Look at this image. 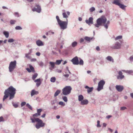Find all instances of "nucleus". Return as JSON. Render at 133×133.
<instances>
[{
  "label": "nucleus",
  "instance_id": "12",
  "mask_svg": "<svg viewBox=\"0 0 133 133\" xmlns=\"http://www.w3.org/2000/svg\"><path fill=\"white\" fill-rule=\"evenodd\" d=\"M93 18L92 17H90L89 18L88 20L87 19L85 20V21L87 24L90 25V24H93Z\"/></svg>",
  "mask_w": 133,
  "mask_h": 133
},
{
  "label": "nucleus",
  "instance_id": "36",
  "mask_svg": "<svg viewBox=\"0 0 133 133\" xmlns=\"http://www.w3.org/2000/svg\"><path fill=\"white\" fill-rule=\"evenodd\" d=\"M37 113L38 114V115H41V112L42 111V109H37Z\"/></svg>",
  "mask_w": 133,
  "mask_h": 133
},
{
  "label": "nucleus",
  "instance_id": "29",
  "mask_svg": "<svg viewBox=\"0 0 133 133\" xmlns=\"http://www.w3.org/2000/svg\"><path fill=\"white\" fill-rule=\"evenodd\" d=\"M79 64L81 65H83L84 64V62L83 60L81 58L79 59Z\"/></svg>",
  "mask_w": 133,
  "mask_h": 133
},
{
  "label": "nucleus",
  "instance_id": "4",
  "mask_svg": "<svg viewBox=\"0 0 133 133\" xmlns=\"http://www.w3.org/2000/svg\"><path fill=\"white\" fill-rule=\"evenodd\" d=\"M123 43V40H120L119 42H116L114 45L111 47V48L113 49H119L121 48Z\"/></svg>",
  "mask_w": 133,
  "mask_h": 133
},
{
  "label": "nucleus",
  "instance_id": "26",
  "mask_svg": "<svg viewBox=\"0 0 133 133\" xmlns=\"http://www.w3.org/2000/svg\"><path fill=\"white\" fill-rule=\"evenodd\" d=\"M62 61V59L61 60H57L56 61V62L55 63V64L57 65H59L61 63V62Z\"/></svg>",
  "mask_w": 133,
  "mask_h": 133
},
{
  "label": "nucleus",
  "instance_id": "35",
  "mask_svg": "<svg viewBox=\"0 0 133 133\" xmlns=\"http://www.w3.org/2000/svg\"><path fill=\"white\" fill-rule=\"evenodd\" d=\"M30 69L32 72H35V70L34 68L31 65H29Z\"/></svg>",
  "mask_w": 133,
  "mask_h": 133
},
{
  "label": "nucleus",
  "instance_id": "57",
  "mask_svg": "<svg viewBox=\"0 0 133 133\" xmlns=\"http://www.w3.org/2000/svg\"><path fill=\"white\" fill-rule=\"evenodd\" d=\"M26 70L28 71L29 72H32L31 70H30V69L29 68H26Z\"/></svg>",
  "mask_w": 133,
  "mask_h": 133
},
{
  "label": "nucleus",
  "instance_id": "59",
  "mask_svg": "<svg viewBox=\"0 0 133 133\" xmlns=\"http://www.w3.org/2000/svg\"><path fill=\"white\" fill-rule=\"evenodd\" d=\"M96 49L98 51H99L100 49L99 47V46H97L96 48Z\"/></svg>",
  "mask_w": 133,
  "mask_h": 133
},
{
  "label": "nucleus",
  "instance_id": "43",
  "mask_svg": "<svg viewBox=\"0 0 133 133\" xmlns=\"http://www.w3.org/2000/svg\"><path fill=\"white\" fill-rule=\"evenodd\" d=\"M26 106L27 107L30 109L32 110V108L31 106L29 104L27 103L26 104Z\"/></svg>",
  "mask_w": 133,
  "mask_h": 133
},
{
  "label": "nucleus",
  "instance_id": "60",
  "mask_svg": "<svg viewBox=\"0 0 133 133\" xmlns=\"http://www.w3.org/2000/svg\"><path fill=\"white\" fill-rule=\"evenodd\" d=\"M56 71L58 73H60L62 72V70H60L59 69H57L56 70Z\"/></svg>",
  "mask_w": 133,
  "mask_h": 133
},
{
  "label": "nucleus",
  "instance_id": "34",
  "mask_svg": "<svg viewBox=\"0 0 133 133\" xmlns=\"http://www.w3.org/2000/svg\"><path fill=\"white\" fill-rule=\"evenodd\" d=\"M12 104L13 106L15 108H17L18 107V105L17 103H14V102H12Z\"/></svg>",
  "mask_w": 133,
  "mask_h": 133
},
{
  "label": "nucleus",
  "instance_id": "49",
  "mask_svg": "<svg viewBox=\"0 0 133 133\" xmlns=\"http://www.w3.org/2000/svg\"><path fill=\"white\" fill-rule=\"evenodd\" d=\"M97 127H101V125H100V121H97Z\"/></svg>",
  "mask_w": 133,
  "mask_h": 133
},
{
  "label": "nucleus",
  "instance_id": "13",
  "mask_svg": "<svg viewBox=\"0 0 133 133\" xmlns=\"http://www.w3.org/2000/svg\"><path fill=\"white\" fill-rule=\"evenodd\" d=\"M85 88L87 89V92L88 93H89L92 92L94 89V88L93 87H89L87 85L85 86Z\"/></svg>",
  "mask_w": 133,
  "mask_h": 133
},
{
  "label": "nucleus",
  "instance_id": "8",
  "mask_svg": "<svg viewBox=\"0 0 133 133\" xmlns=\"http://www.w3.org/2000/svg\"><path fill=\"white\" fill-rule=\"evenodd\" d=\"M105 84V82L103 80H101L99 82L97 90L98 91L103 89V86Z\"/></svg>",
  "mask_w": 133,
  "mask_h": 133
},
{
  "label": "nucleus",
  "instance_id": "51",
  "mask_svg": "<svg viewBox=\"0 0 133 133\" xmlns=\"http://www.w3.org/2000/svg\"><path fill=\"white\" fill-rule=\"evenodd\" d=\"M34 82H40V79L38 78L36 80H35L34 81Z\"/></svg>",
  "mask_w": 133,
  "mask_h": 133
},
{
  "label": "nucleus",
  "instance_id": "50",
  "mask_svg": "<svg viewBox=\"0 0 133 133\" xmlns=\"http://www.w3.org/2000/svg\"><path fill=\"white\" fill-rule=\"evenodd\" d=\"M26 103L25 102H23L21 103V107H23L25 105Z\"/></svg>",
  "mask_w": 133,
  "mask_h": 133
},
{
  "label": "nucleus",
  "instance_id": "10",
  "mask_svg": "<svg viewBox=\"0 0 133 133\" xmlns=\"http://www.w3.org/2000/svg\"><path fill=\"white\" fill-rule=\"evenodd\" d=\"M34 11H36L38 13H40L41 11V8L40 6L39 5H36L35 7L32 9Z\"/></svg>",
  "mask_w": 133,
  "mask_h": 133
},
{
  "label": "nucleus",
  "instance_id": "55",
  "mask_svg": "<svg viewBox=\"0 0 133 133\" xmlns=\"http://www.w3.org/2000/svg\"><path fill=\"white\" fill-rule=\"evenodd\" d=\"M56 101L55 100H53L51 102V103L52 105H53L56 102Z\"/></svg>",
  "mask_w": 133,
  "mask_h": 133
},
{
  "label": "nucleus",
  "instance_id": "16",
  "mask_svg": "<svg viewBox=\"0 0 133 133\" xmlns=\"http://www.w3.org/2000/svg\"><path fill=\"white\" fill-rule=\"evenodd\" d=\"M93 39H94L93 37H89L88 36H85L84 37V39L88 42H90L91 40Z\"/></svg>",
  "mask_w": 133,
  "mask_h": 133
},
{
  "label": "nucleus",
  "instance_id": "1",
  "mask_svg": "<svg viewBox=\"0 0 133 133\" xmlns=\"http://www.w3.org/2000/svg\"><path fill=\"white\" fill-rule=\"evenodd\" d=\"M16 91V89L12 86H10L6 90L4 93V95L3 99V101H4L9 97L10 100L13 99L15 97Z\"/></svg>",
  "mask_w": 133,
  "mask_h": 133
},
{
  "label": "nucleus",
  "instance_id": "15",
  "mask_svg": "<svg viewBox=\"0 0 133 133\" xmlns=\"http://www.w3.org/2000/svg\"><path fill=\"white\" fill-rule=\"evenodd\" d=\"M36 43L37 45L38 46H41L44 45L42 42L40 40H38L36 41Z\"/></svg>",
  "mask_w": 133,
  "mask_h": 133
},
{
  "label": "nucleus",
  "instance_id": "3",
  "mask_svg": "<svg viewBox=\"0 0 133 133\" xmlns=\"http://www.w3.org/2000/svg\"><path fill=\"white\" fill-rule=\"evenodd\" d=\"M31 120L32 123H35V122H37L35 125V127L37 129H39L41 127H43L45 126V124L43 122L42 120L38 118H31Z\"/></svg>",
  "mask_w": 133,
  "mask_h": 133
},
{
  "label": "nucleus",
  "instance_id": "33",
  "mask_svg": "<svg viewBox=\"0 0 133 133\" xmlns=\"http://www.w3.org/2000/svg\"><path fill=\"white\" fill-rule=\"evenodd\" d=\"M56 78L55 77H52L51 78L50 81L52 82H54L56 81Z\"/></svg>",
  "mask_w": 133,
  "mask_h": 133
},
{
  "label": "nucleus",
  "instance_id": "54",
  "mask_svg": "<svg viewBox=\"0 0 133 133\" xmlns=\"http://www.w3.org/2000/svg\"><path fill=\"white\" fill-rule=\"evenodd\" d=\"M41 84V82H37L36 85L37 87H38Z\"/></svg>",
  "mask_w": 133,
  "mask_h": 133
},
{
  "label": "nucleus",
  "instance_id": "30",
  "mask_svg": "<svg viewBox=\"0 0 133 133\" xmlns=\"http://www.w3.org/2000/svg\"><path fill=\"white\" fill-rule=\"evenodd\" d=\"M38 76L37 74L36 73L35 74L32 76V78L33 80H34Z\"/></svg>",
  "mask_w": 133,
  "mask_h": 133
},
{
  "label": "nucleus",
  "instance_id": "52",
  "mask_svg": "<svg viewBox=\"0 0 133 133\" xmlns=\"http://www.w3.org/2000/svg\"><path fill=\"white\" fill-rule=\"evenodd\" d=\"M126 109H127V108L125 107H121L120 110H123Z\"/></svg>",
  "mask_w": 133,
  "mask_h": 133
},
{
  "label": "nucleus",
  "instance_id": "25",
  "mask_svg": "<svg viewBox=\"0 0 133 133\" xmlns=\"http://www.w3.org/2000/svg\"><path fill=\"white\" fill-rule=\"evenodd\" d=\"M49 63L50 65L51 68H54L55 66V63L53 62H50Z\"/></svg>",
  "mask_w": 133,
  "mask_h": 133
},
{
  "label": "nucleus",
  "instance_id": "32",
  "mask_svg": "<svg viewBox=\"0 0 133 133\" xmlns=\"http://www.w3.org/2000/svg\"><path fill=\"white\" fill-rule=\"evenodd\" d=\"M122 71H123L129 74H130L133 72V71L132 70L127 71H125V70H122Z\"/></svg>",
  "mask_w": 133,
  "mask_h": 133
},
{
  "label": "nucleus",
  "instance_id": "42",
  "mask_svg": "<svg viewBox=\"0 0 133 133\" xmlns=\"http://www.w3.org/2000/svg\"><path fill=\"white\" fill-rule=\"evenodd\" d=\"M5 120L4 118L2 116H1L0 117V122H4L5 121Z\"/></svg>",
  "mask_w": 133,
  "mask_h": 133
},
{
  "label": "nucleus",
  "instance_id": "53",
  "mask_svg": "<svg viewBox=\"0 0 133 133\" xmlns=\"http://www.w3.org/2000/svg\"><path fill=\"white\" fill-rule=\"evenodd\" d=\"M38 113H36L33 115V116L34 117V118H35V117H37L38 116H39V115H38Z\"/></svg>",
  "mask_w": 133,
  "mask_h": 133
},
{
  "label": "nucleus",
  "instance_id": "5",
  "mask_svg": "<svg viewBox=\"0 0 133 133\" xmlns=\"http://www.w3.org/2000/svg\"><path fill=\"white\" fill-rule=\"evenodd\" d=\"M71 90L72 88L70 86H66L62 90V94L64 95H68L70 93Z\"/></svg>",
  "mask_w": 133,
  "mask_h": 133
},
{
  "label": "nucleus",
  "instance_id": "9",
  "mask_svg": "<svg viewBox=\"0 0 133 133\" xmlns=\"http://www.w3.org/2000/svg\"><path fill=\"white\" fill-rule=\"evenodd\" d=\"M71 61L74 65H77L79 64V60L77 56H76L72 59Z\"/></svg>",
  "mask_w": 133,
  "mask_h": 133
},
{
  "label": "nucleus",
  "instance_id": "61",
  "mask_svg": "<svg viewBox=\"0 0 133 133\" xmlns=\"http://www.w3.org/2000/svg\"><path fill=\"white\" fill-rule=\"evenodd\" d=\"M40 53L39 52H37L36 53V55L38 56H39L40 55Z\"/></svg>",
  "mask_w": 133,
  "mask_h": 133
},
{
  "label": "nucleus",
  "instance_id": "6",
  "mask_svg": "<svg viewBox=\"0 0 133 133\" xmlns=\"http://www.w3.org/2000/svg\"><path fill=\"white\" fill-rule=\"evenodd\" d=\"M60 27L61 29L64 30L67 28L68 24V19H66V21H62L58 24Z\"/></svg>",
  "mask_w": 133,
  "mask_h": 133
},
{
  "label": "nucleus",
  "instance_id": "23",
  "mask_svg": "<svg viewBox=\"0 0 133 133\" xmlns=\"http://www.w3.org/2000/svg\"><path fill=\"white\" fill-rule=\"evenodd\" d=\"M3 34L5 35V37L8 38L9 36V33L8 32L4 31L3 32Z\"/></svg>",
  "mask_w": 133,
  "mask_h": 133
},
{
  "label": "nucleus",
  "instance_id": "31",
  "mask_svg": "<svg viewBox=\"0 0 133 133\" xmlns=\"http://www.w3.org/2000/svg\"><path fill=\"white\" fill-rule=\"evenodd\" d=\"M62 98L63 100L65 102H66L68 101V99L65 96H62Z\"/></svg>",
  "mask_w": 133,
  "mask_h": 133
},
{
  "label": "nucleus",
  "instance_id": "14",
  "mask_svg": "<svg viewBox=\"0 0 133 133\" xmlns=\"http://www.w3.org/2000/svg\"><path fill=\"white\" fill-rule=\"evenodd\" d=\"M119 75L117 76V79H122L124 78V75H122V72L120 71L118 72Z\"/></svg>",
  "mask_w": 133,
  "mask_h": 133
},
{
  "label": "nucleus",
  "instance_id": "64",
  "mask_svg": "<svg viewBox=\"0 0 133 133\" xmlns=\"http://www.w3.org/2000/svg\"><path fill=\"white\" fill-rule=\"evenodd\" d=\"M84 39L83 38H81L80 40V42L81 43L84 42Z\"/></svg>",
  "mask_w": 133,
  "mask_h": 133
},
{
  "label": "nucleus",
  "instance_id": "37",
  "mask_svg": "<svg viewBox=\"0 0 133 133\" xmlns=\"http://www.w3.org/2000/svg\"><path fill=\"white\" fill-rule=\"evenodd\" d=\"M62 15L63 16V17L64 18H67L68 17V16H67L66 13L65 12L63 13H62Z\"/></svg>",
  "mask_w": 133,
  "mask_h": 133
},
{
  "label": "nucleus",
  "instance_id": "46",
  "mask_svg": "<svg viewBox=\"0 0 133 133\" xmlns=\"http://www.w3.org/2000/svg\"><path fill=\"white\" fill-rule=\"evenodd\" d=\"M65 41V39L63 37H61L60 38V41L62 43H63Z\"/></svg>",
  "mask_w": 133,
  "mask_h": 133
},
{
  "label": "nucleus",
  "instance_id": "41",
  "mask_svg": "<svg viewBox=\"0 0 133 133\" xmlns=\"http://www.w3.org/2000/svg\"><path fill=\"white\" fill-rule=\"evenodd\" d=\"M59 104L63 106H64L65 105V103L62 101H61L59 102Z\"/></svg>",
  "mask_w": 133,
  "mask_h": 133
},
{
  "label": "nucleus",
  "instance_id": "44",
  "mask_svg": "<svg viewBox=\"0 0 133 133\" xmlns=\"http://www.w3.org/2000/svg\"><path fill=\"white\" fill-rule=\"evenodd\" d=\"M15 40L12 38H11L9 39L8 41V42L9 43H12Z\"/></svg>",
  "mask_w": 133,
  "mask_h": 133
},
{
  "label": "nucleus",
  "instance_id": "27",
  "mask_svg": "<svg viewBox=\"0 0 133 133\" xmlns=\"http://www.w3.org/2000/svg\"><path fill=\"white\" fill-rule=\"evenodd\" d=\"M60 91L59 90H57L55 93L54 95V96L56 97L58 96V94L60 93Z\"/></svg>",
  "mask_w": 133,
  "mask_h": 133
},
{
  "label": "nucleus",
  "instance_id": "22",
  "mask_svg": "<svg viewBox=\"0 0 133 133\" xmlns=\"http://www.w3.org/2000/svg\"><path fill=\"white\" fill-rule=\"evenodd\" d=\"M83 98L84 97L83 96L81 95H80L78 96V100L79 101L81 102L83 100Z\"/></svg>",
  "mask_w": 133,
  "mask_h": 133
},
{
  "label": "nucleus",
  "instance_id": "38",
  "mask_svg": "<svg viewBox=\"0 0 133 133\" xmlns=\"http://www.w3.org/2000/svg\"><path fill=\"white\" fill-rule=\"evenodd\" d=\"M16 22L15 20H11L10 21V23L11 25H13L15 24Z\"/></svg>",
  "mask_w": 133,
  "mask_h": 133
},
{
  "label": "nucleus",
  "instance_id": "56",
  "mask_svg": "<svg viewBox=\"0 0 133 133\" xmlns=\"http://www.w3.org/2000/svg\"><path fill=\"white\" fill-rule=\"evenodd\" d=\"M36 59L35 58H32L31 60V62H35L36 61Z\"/></svg>",
  "mask_w": 133,
  "mask_h": 133
},
{
  "label": "nucleus",
  "instance_id": "47",
  "mask_svg": "<svg viewBox=\"0 0 133 133\" xmlns=\"http://www.w3.org/2000/svg\"><path fill=\"white\" fill-rule=\"evenodd\" d=\"M30 54H29L28 53L26 54L25 55V57L28 59L30 58V56L29 55Z\"/></svg>",
  "mask_w": 133,
  "mask_h": 133
},
{
  "label": "nucleus",
  "instance_id": "45",
  "mask_svg": "<svg viewBox=\"0 0 133 133\" xmlns=\"http://www.w3.org/2000/svg\"><path fill=\"white\" fill-rule=\"evenodd\" d=\"M95 10V8L94 7H92L90 9V12H92Z\"/></svg>",
  "mask_w": 133,
  "mask_h": 133
},
{
  "label": "nucleus",
  "instance_id": "58",
  "mask_svg": "<svg viewBox=\"0 0 133 133\" xmlns=\"http://www.w3.org/2000/svg\"><path fill=\"white\" fill-rule=\"evenodd\" d=\"M129 60L130 61H132L133 60V56H132L130 57V58Z\"/></svg>",
  "mask_w": 133,
  "mask_h": 133
},
{
  "label": "nucleus",
  "instance_id": "20",
  "mask_svg": "<svg viewBox=\"0 0 133 133\" xmlns=\"http://www.w3.org/2000/svg\"><path fill=\"white\" fill-rule=\"evenodd\" d=\"M38 93V91H36L34 90H32L31 92V96H32L35 95H36Z\"/></svg>",
  "mask_w": 133,
  "mask_h": 133
},
{
  "label": "nucleus",
  "instance_id": "39",
  "mask_svg": "<svg viewBox=\"0 0 133 133\" xmlns=\"http://www.w3.org/2000/svg\"><path fill=\"white\" fill-rule=\"evenodd\" d=\"M15 29L16 30H21L22 29V28L20 26H17L15 27Z\"/></svg>",
  "mask_w": 133,
  "mask_h": 133
},
{
  "label": "nucleus",
  "instance_id": "48",
  "mask_svg": "<svg viewBox=\"0 0 133 133\" xmlns=\"http://www.w3.org/2000/svg\"><path fill=\"white\" fill-rule=\"evenodd\" d=\"M14 15L15 16H17V17H19L20 16L19 15V13L18 12H15L14 13Z\"/></svg>",
  "mask_w": 133,
  "mask_h": 133
},
{
  "label": "nucleus",
  "instance_id": "18",
  "mask_svg": "<svg viewBox=\"0 0 133 133\" xmlns=\"http://www.w3.org/2000/svg\"><path fill=\"white\" fill-rule=\"evenodd\" d=\"M121 2V0H114L112 3L118 6Z\"/></svg>",
  "mask_w": 133,
  "mask_h": 133
},
{
  "label": "nucleus",
  "instance_id": "11",
  "mask_svg": "<svg viewBox=\"0 0 133 133\" xmlns=\"http://www.w3.org/2000/svg\"><path fill=\"white\" fill-rule=\"evenodd\" d=\"M115 88L119 92L122 91L124 89L123 86L121 85H116Z\"/></svg>",
  "mask_w": 133,
  "mask_h": 133
},
{
  "label": "nucleus",
  "instance_id": "28",
  "mask_svg": "<svg viewBox=\"0 0 133 133\" xmlns=\"http://www.w3.org/2000/svg\"><path fill=\"white\" fill-rule=\"evenodd\" d=\"M77 44V42L76 41L73 42L72 43L71 46L73 47H75Z\"/></svg>",
  "mask_w": 133,
  "mask_h": 133
},
{
  "label": "nucleus",
  "instance_id": "7",
  "mask_svg": "<svg viewBox=\"0 0 133 133\" xmlns=\"http://www.w3.org/2000/svg\"><path fill=\"white\" fill-rule=\"evenodd\" d=\"M17 62L16 60L14 61L11 62L9 65V69L10 72L12 71L16 68V65Z\"/></svg>",
  "mask_w": 133,
  "mask_h": 133
},
{
  "label": "nucleus",
  "instance_id": "40",
  "mask_svg": "<svg viewBox=\"0 0 133 133\" xmlns=\"http://www.w3.org/2000/svg\"><path fill=\"white\" fill-rule=\"evenodd\" d=\"M56 18L57 20L58 24L59 23H60L62 21L60 19L58 16H57L56 17Z\"/></svg>",
  "mask_w": 133,
  "mask_h": 133
},
{
  "label": "nucleus",
  "instance_id": "63",
  "mask_svg": "<svg viewBox=\"0 0 133 133\" xmlns=\"http://www.w3.org/2000/svg\"><path fill=\"white\" fill-rule=\"evenodd\" d=\"M63 76L65 77H68L69 76V74H66L64 75Z\"/></svg>",
  "mask_w": 133,
  "mask_h": 133
},
{
  "label": "nucleus",
  "instance_id": "62",
  "mask_svg": "<svg viewBox=\"0 0 133 133\" xmlns=\"http://www.w3.org/2000/svg\"><path fill=\"white\" fill-rule=\"evenodd\" d=\"M111 117H112L110 115H109L107 116H106V118H107V119H109L110 118H111Z\"/></svg>",
  "mask_w": 133,
  "mask_h": 133
},
{
  "label": "nucleus",
  "instance_id": "19",
  "mask_svg": "<svg viewBox=\"0 0 133 133\" xmlns=\"http://www.w3.org/2000/svg\"><path fill=\"white\" fill-rule=\"evenodd\" d=\"M106 59L110 62H111L112 63L114 62V59L111 56H107L106 58Z\"/></svg>",
  "mask_w": 133,
  "mask_h": 133
},
{
  "label": "nucleus",
  "instance_id": "24",
  "mask_svg": "<svg viewBox=\"0 0 133 133\" xmlns=\"http://www.w3.org/2000/svg\"><path fill=\"white\" fill-rule=\"evenodd\" d=\"M122 38V35H120L118 36L115 37V41H116L117 40H120V39H121Z\"/></svg>",
  "mask_w": 133,
  "mask_h": 133
},
{
  "label": "nucleus",
  "instance_id": "21",
  "mask_svg": "<svg viewBox=\"0 0 133 133\" xmlns=\"http://www.w3.org/2000/svg\"><path fill=\"white\" fill-rule=\"evenodd\" d=\"M121 9L124 10H125V8L126 6L120 3L118 5Z\"/></svg>",
  "mask_w": 133,
  "mask_h": 133
},
{
  "label": "nucleus",
  "instance_id": "2",
  "mask_svg": "<svg viewBox=\"0 0 133 133\" xmlns=\"http://www.w3.org/2000/svg\"><path fill=\"white\" fill-rule=\"evenodd\" d=\"M107 21V19L104 16H102L101 17L97 19L96 21V23L94 24L95 27L98 28L100 26H101L103 24V25L104 27L107 29L108 28V25L109 24L110 22L108 21L107 23L105 24Z\"/></svg>",
  "mask_w": 133,
  "mask_h": 133
},
{
  "label": "nucleus",
  "instance_id": "17",
  "mask_svg": "<svg viewBox=\"0 0 133 133\" xmlns=\"http://www.w3.org/2000/svg\"><path fill=\"white\" fill-rule=\"evenodd\" d=\"M88 103V101L86 99L83 100L81 101V104L82 105H87Z\"/></svg>",
  "mask_w": 133,
  "mask_h": 133
}]
</instances>
